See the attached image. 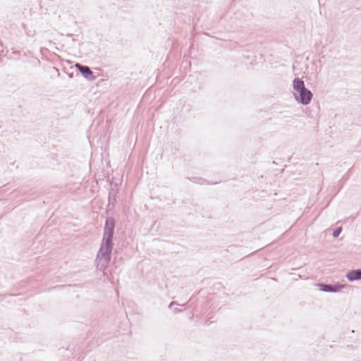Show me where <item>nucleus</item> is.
I'll return each mask as SVG.
<instances>
[{
	"instance_id": "1",
	"label": "nucleus",
	"mask_w": 361,
	"mask_h": 361,
	"mask_svg": "<svg viewBox=\"0 0 361 361\" xmlns=\"http://www.w3.org/2000/svg\"><path fill=\"white\" fill-rule=\"evenodd\" d=\"M115 224L113 217L109 216L106 219L103 238L96 258L97 268L99 270L105 269L111 261Z\"/></svg>"
},
{
	"instance_id": "2",
	"label": "nucleus",
	"mask_w": 361,
	"mask_h": 361,
	"mask_svg": "<svg viewBox=\"0 0 361 361\" xmlns=\"http://www.w3.org/2000/svg\"><path fill=\"white\" fill-rule=\"evenodd\" d=\"M293 94L295 99L302 105H307L310 103L313 94L306 88L304 81L300 78H295L293 81Z\"/></svg>"
},
{
	"instance_id": "3",
	"label": "nucleus",
	"mask_w": 361,
	"mask_h": 361,
	"mask_svg": "<svg viewBox=\"0 0 361 361\" xmlns=\"http://www.w3.org/2000/svg\"><path fill=\"white\" fill-rule=\"evenodd\" d=\"M75 68L87 80L93 81L95 80L96 77L89 66L77 63L75 64Z\"/></svg>"
},
{
	"instance_id": "4",
	"label": "nucleus",
	"mask_w": 361,
	"mask_h": 361,
	"mask_svg": "<svg viewBox=\"0 0 361 361\" xmlns=\"http://www.w3.org/2000/svg\"><path fill=\"white\" fill-rule=\"evenodd\" d=\"M346 278L349 281H355L361 279V269H353L346 274Z\"/></svg>"
},
{
	"instance_id": "5",
	"label": "nucleus",
	"mask_w": 361,
	"mask_h": 361,
	"mask_svg": "<svg viewBox=\"0 0 361 361\" xmlns=\"http://www.w3.org/2000/svg\"><path fill=\"white\" fill-rule=\"evenodd\" d=\"M117 189L111 188L109 192V205L114 206L116 202Z\"/></svg>"
},
{
	"instance_id": "6",
	"label": "nucleus",
	"mask_w": 361,
	"mask_h": 361,
	"mask_svg": "<svg viewBox=\"0 0 361 361\" xmlns=\"http://www.w3.org/2000/svg\"><path fill=\"white\" fill-rule=\"evenodd\" d=\"M316 286L319 288V290L322 292L331 293V283H317Z\"/></svg>"
},
{
	"instance_id": "7",
	"label": "nucleus",
	"mask_w": 361,
	"mask_h": 361,
	"mask_svg": "<svg viewBox=\"0 0 361 361\" xmlns=\"http://www.w3.org/2000/svg\"><path fill=\"white\" fill-rule=\"evenodd\" d=\"M331 293H338V292L341 291V289L344 288L345 287V285L336 283H331Z\"/></svg>"
},
{
	"instance_id": "8",
	"label": "nucleus",
	"mask_w": 361,
	"mask_h": 361,
	"mask_svg": "<svg viewBox=\"0 0 361 361\" xmlns=\"http://www.w3.org/2000/svg\"><path fill=\"white\" fill-rule=\"evenodd\" d=\"M190 180L195 183L200 185H203L204 183L209 184V182H207V180L199 177H192L190 178Z\"/></svg>"
},
{
	"instance_id": "9",
	"label": "nucleus",
	"mask_w": 361,
	"mask_h": 361,
	"mask_svg": "<svg viewBox=\"0 0 361 361\" xmlns=\"http://www.w3.org/2000/svg\"><path fill=\"white\" fill-rule=\"evenodd\" d=\"M342 231V227H338L336 228V229L334 230L333 233H332V236L334 238H337L339 236V235L341 234Z\"/></svg>"
},
{
	"instance_id": "10",
	"label": "nucleus",
	"mask_w": 361,
	"mask_h": 361,
	"mask_svg": "<svg viewBox=\"0 0 361 361\" xmlns=\"http://www.w3.org/2000/svg\"><path fill=\"white\" fill-rule=\"evenodd\" d=\"M351 171H352V169H349L348 173L343 176L342 179L344 180H346L348 178V177L351 173Z\"/></svg>"
},
{
	"instance_id": "11",
	"label": "nucleus",
	"mask_w": 361,
	"mask_h": 361,
	"mask_svg": "<svg viewBox=\"0 0 361 361\" xmlns=\"http://www.w3.org/2000/svg\"><path fill=\"white\" fill-rule=\"evenodd\" d=\"M181 311H182V310H180V309H178V308H175V309L173 310V313H174V314L179 313V312H180Z\"/></svg>"
},
{
	"instance_id": "12",
	"label": "nucleus",
	"mask_w": 361,
	"mask_h": 361,
	"mask_svg": "<svg viewBox=\"0 0 361 361\" xmlns=\"http://www.w3.org/2000/svg\"><path fill=\"white\" fill-rule=\"evenodd\" d=\"M173 305H175V302H171V303L169 304V308H171ZM176 305H177V304L176 303Z\"/></svg>"
},
{
	"instance_id": "13",
	"label": "nucleus",
	"mask_w": 361,
	"mask_h": 361,
	"mask_svg": "<svg viewBox=\"0 0 361 361\" xmlns=\"http://www.w3.org/2000/svg\"><path fill=\"white\" fill-rule=\"evenodd\" d=\"M54 69L56 70V72H58V73H59V69H58V68H54Z\"/></svg>"
},
{
	"instance_id": "14",
	"label": "nucleus",
	"mask_w": 361,
	"mask_h": 361,
	"mask_svg": "<svg viewBox=\"0 0 361 361\" xmlns=\"http://www.w3.org/2000/svg\"><path fill=\"white\" fill-rule=\"evenodd\" d=\"M209 322H206V323H205V324L207 326L209 325Z\"/></svg>"
},
{
	"instance_id": "15",
	"label": "nucleus",
	"mask_w": 361,
	"mask_h": 361,
	"mask_svg": "<svg viewBox=\"0 0 361 361\" xmlns=\"http://www.w3.org/2000/svg\"><path fill=\"white\" fill-rule=\"evenodd\" d=\"M67 35L69 37H71V36H73V34H68Z\"/></svg>"
}]
</instances>
